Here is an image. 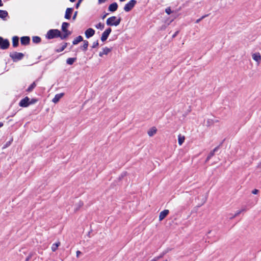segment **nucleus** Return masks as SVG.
I'll return each mask as SVG.
<instances>
[{
	"mask_svg": "<svg viewBox=\"0 0 261 261\" xmlns=\"http://www.w3.org/2000/svg\"><path fill=\"white\" fill-rule=\"evenodd\" d=\"M121 21V18L120 17L117 18L116 16H111L108 18L107 20L106 23L109 26H117Z\"/></svg>",
	"mask_w": 261,
	"mask_h": 261,
	"instance_id": "obj_1",
	"label": "nucleus"
},
{
	"mask_svg": "<svg viewBox=\"0 0 261 261\" xmlns=\"http://www.w3.org/2000/svg\"><path fill=\"white\" fill-rule=\"evenodd\" d=\"M76 58H68L66 60V63L68 65H72L74 62L76 60Z\"/></svg>",
	"mask_w": 261,
	"mask_h": 261,
	"instance_id": "obj_25",
	"label": "nucleus"
},
{
	"mask_svg": "<svg viewBox=\"0 0 261 261\" xmlns=\"http://www.w3.org/2000/svg\"><path fill=\"white\" fill-rule=\"evenodd\" d=\"M24 55L23 53H18V52H14L12 53H10V57L12 59L13 62H17L19 60H21L23 59Z\"/></svg>",
	"mask_w": 261,
	"mask_h": 261,
	"instance_id": "obj_3",
	"label": "nucleus"
},
{
	"mask_svg": "<svg viewBox=\"0 0 261 261\" xmlns=\"http://www.w3.org/2000/svg\"><path fill=\"white\" fill-rule=\"evenodd\" d=\"M222 144V143H221L219 145L216 147L213 150H212L210 152V153L208 154V155H207V156L205 162H208L212 158V157L214 155L215 153L219 150V149L220 148V147Z\"/></svg>",
	"mask_w": 261,
	"mask_h": 261,
	"instance_id": "obj_6",
	"label": "nucleus"
},
{
	"mask_svg": "<svg viewBox=\"0 0 261 261\" xmlns=\"http://www.w3.org/2000/svg\"><path fill=\"white\" fill-rule=\"evenodd\" d=\"M246 208H243L242 209H241V210L240 211H238L234 215H233V217H236L237 216H238L239 215H240L241 213H242L243 212H245L246 211Z\"/></svg>",
	"mask_w": 261,
	"mask_h": 261,
	"instance_id": "obj_32",
	"label": "nucleus"
},
{
	"mask_svg": "<svg viewBox=\"0 0 261 261\" xmlns=\"http://www.w3.org/2000/svg\"><path fill=\"white\" fill-rule=\"evenodd\" d=\"M108 15V13H106L105 14H104L102 16V19H104L106 16L107 15Z\"/></svg>",
	"mask_w": 261,
	"mask_h": 261,
	"instance_id": "obj_47",
	"label": "nucleus"
},
{
	"mask_svg": "<svg viewBox=\"0 0 261 261\" xmlns=\"http://www.w3.org/2000/svg\"><path fill=\"white\" fill-rule=\"evenodd\" d=\"M19 44V37L15 36L12 38V45L14 47H16Z\"/></svg>",
	"mask_w": 261,
	"mask_h": 261,
	"instance_id": "obj_17",
	"label": "nucleus"
},
{
	"mask_svg": "<svg viewBox=\"0 0 261 261\" xmlns=\"http://www.w3.org/2000/svg\"><path fill=\"white\" fill-rule=\"evenodd\" d=\"M29 100L30 98L27 96L22 99L19 103V106L24 108L28 107L29 106Z\"/></svg>",
	"mask_w": 261,
	"mask_h": 261,
	"instance_id": "obj_7",
	"label": "nucleus"
},
{
	"mask_svg": "<svg viewBox=\"0 0 261 261\" xmlns=\"http://www.w3.org/2000/svg\"><path fill=\"white\" fill-rule=\"evenodd\" d=\"M63 32V34H62L60 32V36H59V38H60V39L61 40L65 39L69 36H70L71 34V33H72L70 31H64V32Z\"/></svg>",
	"mask_w": 261,
	"mask_h": 261,
	"instance_id": "obj_14",
	"label": "nucleus"
},
{
	"mask_svg": "<svg viewBox=\"0 0 261 261\" xmlns=\"http://www.w3.org/2000/svg\"><path fill=\"white\" fill-rule=\"evenodd\" d=\"M60 36V31L58 29L49 30L46 33L45 37L48 39L59 37Z\"/></svg>",
	"mask_w": 261,
	"mask_h": 261,
	"instance_id": "obj_2",
	"label": "nucleus"
},
{
	"mask_svg": "<svg viewBox=\"0 0 261 261\" xmlns=\"http://www.w3.org/2000/svg\"><path fill=\"white\" fill-rule=\"evenodd\" d=\"M156 131L157 129L156 127H152L148 131L147 133L149 136L152 137L156 133Z\"/></svg>",
	"mask_w": 261,
	"mask_h": 261,
	"instance_id": "obj_21",
	"label": "nucleus"
},
{
	"mask_svg": "<svg viewBox=\"0 0 261 261\" xmlns=\"http://www.w3.org/2000/svg\"><path fill=\"white\" fill-rule=\"evenodd\" d=\"M107 0H98L99 4L104 3L106 2Z\"/></svg>",
	"mask_w": 261,
	"mask_h": 261,
	"instance_id": "obj_46",
	"label": "nucleus"
},
{
	"mask_svg": "<svg viewBox=\"0 0 261 261\" xmlns=\"http://www.w3.org/2000/svg\"><path fill=\"white\" fill-rule=\"evenodd\" d=\"M32 41L34 43H39L41 42V39L39 36H33L32 37Z\"/></svg>",
	"mask_w": 261,
	"mask_h": 261,
	"instance_id": "obj_27",
	"label": "nucleus"
},
{
	"mask_svg": "<svg viewBox=\"0 0 261 261\" xmlns=\"http://www.w3.org/2000/svg\"><path fill=\"white\" fill-rule=\"evenodd\" d=\"M136 4L137 1L136 0H130L125 5L123 9L126 12H129L133 9Z\"/></svg>",
	"mask_w": 261,
	"mask_h": 261,
	"instance_id": "obj_4",
	"label": "nucleus"
},
{
	"mask_svg": "<svg viewBox=\"0 0 261 261\" xmlns=\"http://www.w3.org/2000/svg\"><path fill=\"white\" fill-rule=\"evenodd\" d=\"M73 11V8H68L66 10L64 17L66 19H70L71 17V15Z\"/></svg>",
	"mask_w": 261,
	"mask_h": 261,
	"instance_id": "obj_8",
	"label": "nucleus"
},
{
	"mask_svg": "<svg viewBox=\"0 0 261 261\" xmlns=\"http://www.w3.org/2000/svg\"><path fill=\"white\" fill-rule=\"evenodd\" d=\"M126 172H123L121 174V176L119 177V178L121 179L123 178L124 176L126 175Z\"/></svg>",
	"mask_w": 261,
	"mask_h": 261,
	"instance_id": "obj_44",
	"label": "nucleus"
},
{
	"mask_svg": "<svg viewBox=\"0 0 261 261\" xmlns=\"http://www.w3.org/2000/svg\"><path fill=\"white\" fill-rule=\"evenodd\" d=\"M34 255L33 252H30L28 256L25 258V261H29V260L32 257V256Z\"/></svg>",
	"mask_w": 261,
	"mask_h": 261,
	"instance_id": "obj_34",
	"label": "nucleus"
},
{
	"mask_svg": "<svg viewBox=\"0 0 261 261\" xmlns=\"http://www.w3.org/2000/svg\"><path fill=\"white\" fill-rule=\"evenodd\" d=\"M235 217H233V215H232L230 217V219H232L233 218H234Z\"/></svg>",
	"mask_w": 261,
	"mask_h": 261,
	"instance_id": "obj_50",
	"label": "nucleus"
},
{
	"mask_svg": "<svg viewBox=\"0 0 261 261\" xmlns=\"http://www.w3.org/2000/svg\"><path fill=\"white\" fill-rule=\"evenodd\" d=\"M118 6L117 3L114 2L110 4L108 7V10L110 12H115L118 9Z\"/></svg>",
	"mask_w": 261,
	"mask_h": 261,
	"instance_id": "obj_12",
	"label": "nucleus"
},
{
	"mask_svg": "<svg viewBox=\"0 0 261 261\" xmlns=\"http://www.w3.org/2000/svg\"><path fill=\"white\" fill-rule=\"evenodd\" d=\"M83 0H79L77 3L75 5V8L77 9Z\"/></svg>",
	"mask_w": 261,
	"mask_h": 261,
	"instance_id": "obj_40",
	"label": "nucleus"
},
{
	"mask_svg": "<svg viewBox=\"0 0 261 261\" xmlns=\"http://www.w3.org/2000/svg\"><path fill=\"white\" fill-rule=\"evenodd\" d=\"M179 31H176L174 34L172 35V37L173 38H175L179 33Z\"/></svg>",
	"mask_w": 261,
	"mask_h": 261,
	"instance_id": "obj_42",
	"label": "nucleus"
},
{
	"mask_svg": "<svg viewBox=\"0 0 261 261\" xmlns=\"http://www.w3.org/2000/svg\"><path fill=\"white\" fill-rule=\"evenodd\" d=\"M77 14V11H75L73 14V16H72V19L74 20L76 19V16Z\"/></svg>",
	"mask_w": 261,
	"mask_h": 261,
	"instance_id": "obj_41",
	"label": "nucleus"
},
{
	"mask_svg": "<svg viewBox=\"0 0 261 261\" xmlns=\"http://www.w3.org/2000/svg\"><path fill=\"white\" fill-rule=\"evenodd\" d=\"M69 23L66 22H64L62 24L61 30L62 32L69 31L67 28L69 26Z\"/></svg>",
	"mask_w": 261,
	"mask_h": 261,
	"instance_id": "obj_22",
	"label": "nucleus"
},
{
	"mask_svg": "<svg viewBox=\"0 0 261 261\" xmlns=\"http://www.w3.org/2000/svg\"><path fill=\"white\" fill-rule=\"evenodd\" d=\"M104 32H105L107 34H110L112 32V29L111 28H107Z\"/></svg>",
	"mask_w": 261,
	"mask_h": 261,
	"instance_id": "obj_39",
	"label": "nucleus"
},
{
	"mask_svg": "<svg viewBox=\"0 0 261 261\" xmlns=\"http://www.w3.org/2000/svg\"><path fill=\"white\" fill-rule=\"evenodd\" d=\"M215 121V123H216V122H219V120H214Z\"/></svg>",
	"mask_w": 261,
	"mask_h": 261,
	"instance_id": "obj_52",
	"label": "nucleus"
},
{
	"mask_svg": "<svg viewBox=\"0 0 261 261\" xmlns=\"http://www.w3.org/2000/svg\"><path fill=\"white\" fill-rule=\"evenodd\" d=\"M95 31L92 28L88 29L85 32L86 37L89 38L92 37L95 34Z\"/></svg>",
	"mask_w": 261,
	"mask_h": 261,
	"instance_id": "obj_9",
	"label": "nucleus"
},
{
	"mask_svg": "<svg viewBox=\"0 0 261 261\" xmlns=\"http://www.w3.org/2000/svg\"><path fill=\"white\" fill-rule=\"evenodd\" d=\"M185 138L184 136H181L180 135H179L178 136V142L179 145H182L185 141Z\"/></svg>",
	"mask_w": 261,
	"mask_h": 261,
	"instance_id": "obj_28",
	"label": "nucleus"
},
{
	"mask_svg": "<svg viewBox=\"0 0 261 261\" xmlns=\"http://www.w3.org/2000/svg\"><path fill=\"white\" fill-rule=\"evenodd\" d=\"M10 42L8 39H4L0 36V48L1 49H6L9 48Z\"/></svg>",
	"mask_w": 261,
	"mask_h": 261,
	"instance_id": "obj_5",
	"label": "nucleus"
},
{
	"mask_svg": "<svg viewBox=\"0 0 261 261\" xmlns=\"http://www.w3.org/2000/svg\"><path fill=\"white\" fill-rule=\"evenodd\" d=\"M8 16V13L6 10H0V18L6 20V18Z\"/></svg>",
	"mask_w": 261,
	"mask_h": 261,
	"instance_id": "obj_16",
	"label": "nucleus"
},
{
	"mask_svg": "<svg viewBox=\"0 0 261 261\" xmlns=\"http://www.w3.org/2000/svg\"><path fill=\"white\" fill-rule=\"evenodd\" d=\"M36 87V84L35 82H34L26 90V91L28 92H32L33 89Z\"/></svg>",
	"mask_w": 261,
	"mask_h": 261,
	"instance_id": "obj_23",
	"label": "nucleus"
},
{
	"mask_svg": "<svg viewBox=\"0 0 261 261\" xmlns=\"http://www.w3.org/2000/svg\"><path fill=\"white\" fill-rule=\"evenodd\" d=\"M207 16H208V15H205L202 16L201 18L196 20V23H199L201 20H202L203 18H204L205 17H206Z\"/></svg>",
	"mask_w": 261,
	"mask_h": 261,
	"instance_id": "obj_37",
	"label": "nucleus"
},
{
	"mask_svg": "<svg viewBox=\"0 0 261 261\" xmlns=\"http://www.w3.org/2000/svg\"><path fill=\"white\" fill-rule=\"evenodd\" d=\"M252 58L256 62L259 63L261 60V56L259 53H256L252 55Z\"/></svg>",
	"mask_w": 261,
	"mask_h": 261,
	"instance_id": "obj_19",
	"label": "nucleus"
},
{
	"mask_svg": "<svg viewBox=\"0 0 261 261\" xmlns=\"http://www.w3.org/2000/svg\"><path fill=\"white\" fill-rule=\"evenodd\" d=\"M169 211L168 210H164L160 213L159 220L161 221L163 220L169 214Z\"/></svg>",
	"mask_w": 261,
	"mask_h": 261,
	"instance_id": "obj_13",
	"label": "nucleus"
},
{
	"mask_svg": "<svg viewBox=\"0 0 261 261\" xmlns=\"http://www.w3.org/2000/svg\"><path fill=\"white\" fill-rule=\"evenodd\" d=\"M71 2L73 3L75 1V0H69Z\"/></svg>",
	"mask_w": 261,
	"mask_h": 261,
	"instance_id": "obj_51",
	"label": "nucleus"
},
{
	"mask_svg": "<svg viewBox=\"0 0 261 261\" xmlns=\"http://www.w3.org/2000/svg\"><path fill=\"white\" fill-rule=\"evenodd\" d=\"M81 253H82V252H81L80 251L77 250V251H76V257H79L80 254H81Z\"/></svg>",
	"mask_w": 261,
	"mask_h": 261,
	"instance_id": "obj_45",
	"label": "nucleus"
},
{
	"mask_svg": "<svg viewBox=\"0 0 261 261\" xmlns=\"http://www.w3.org/2000/svg\"><path fill=\"white\" fill-rule=\"evenodd\" d=\"M60 242L56 243L53 244L52 246H51V250H52V251H53V252L56 251L57 250L58 247L60 245Z\"/></svg>",
	"mask_w": 261,
	"mask_h": 261,
	"instance_id": "obj_29",
	"label": "nucleus"
},
{
	"mask_svg": "<svg viewBox=\"0 0 261 261\" xmlns=\"http://www.w3.org/2000/svg\"><path fill=\"white\" fill-rule=\"evenodd\" d=\"M95 27L97 29L102 30L105 28V24L103 23H102L101 22H99L95 25Z\"/></svg>",
	"mask_w": 261,
	"mask_h": 261,
	"instance_id": "obj_31",
	"label": "nucleus"
},
{
	"mask_svg": "<svg viewBox=\"0 0 261 261\" xmlns=\"http://www.w3.org/2000/svg\"><path fill=\"white\" fill-rule=\"evenodd\" d=\"M98 45H99L98 41L97 40L96 41L94 42L93 43L92 48H96V47H97L98 46Z\"/></svg>",
	"mask_w": 261,
	"mask_h": 261,
	"instance_id": "obj_35",
	"label": "nucleus"
},
{
	"mask_svg": "<svg viewBox=\"0 0 261 261\" xmlns=\"http://www.w3.org/2000/svg\"><path fill=\"white\" fill-rule=\"evenodd\" d=\"M3 6V3H2V0H0V7H2Z\"/></svg>",
	"mask_w": 261,
	"mask_h": 261,
	"instance_id": "obj_48",
	"label": "nucleus"
},
{
	"mask_svg": "<svg viewBox=\"0 0 261 261\" xmlns=\"http://www.w3.org/2000/svg\"><path fill=\"white\" fill-rule=\"evenodd\" d=\"M3 126V123L1 122H0V127H2Z\"/></svg>",
	"mask_w": 261,
	"mask_h": 261,
	"instance_id": "obj_49",
	"label": "nucleus"
},
{
	"mask_svg": "<svg viewBox=\"0 0 261 261\" xmlns=\"http://www.w3.org/2000/svg\"><path fill=\"white\" fill-rule=\"evenodd\" d=\"M83 45L80 46V49L84 51H86L88 49L89 42L87 40H83Z\"/></svg>",
	"mask_w": 261,
	"mask_h": 261,
	"instance_id": "obj_18",
	"label": "nucleus"
},
{
	"mask_svg": "<svg viewBox=\"0 0 261 261\" xmlns=\"http://www.w3.org/2000/svg\"><path fill=\"white\" fill-rule=\"evenodd\" d=\"M67 45H68V43H67V42L64 43L62 45L61 47H60V48H58V49H56L55 50V51L57 53H60V52L63 51L66 48V47L67 46Z\"/></svg>",
	"mask_w": 261,
	"mask_h": 261,
	"instance_id": "obj_24",
	"label": "nucleus"
},
{
	"mask_svg": "<svg viewBox=\"0 0 261 261\" xmlns=\"http://www.w3.org/2000/svg\"><path fill=\"white\" fill-rule=\"evenodd\" d=\"M112 48H108L107 47H105L102 49V51L99 52V56L102 57L104 55H108L109 53H110L112 51Z\"/></svg>",
	"mask_w": 261,
	"mask_h": 261,
	"instance_id": "obj_11",
	"label": "nucleus"
},
{
	"mask_svg": "<svg viewBox=\"0 0 261 261\" xmlns=\"http://www.w3.org/2000/svg\"><path fill=\"white\" fill-rule=\"evenodd\" d=\"M215 123V121L213 119H208L207 120H206V125L207 126V127H209L212 125H213Z\"/></svg>",
	"mask_w": 261,
	"mask_h": 261,
	"instance_id": "obj_30",
	"label": "nucleus"
},
{
	"mask_svg": "<svg viewBox=\"0 0 261 261\" xmlns=\"http://www.w3.org/2000/svg\"><path fill=\"white\" fill-rule=\"evenodd\" d=\"M83 202L82 201H80L78 203V207L76 208L75 211H77L79 208L82 207L83 205Z\"/></svg>",
	"mask_w": 261,
	"mask_h": 261,
	"instance_id": "obj_38",
	"label": "nucleus"
},
{
	"mask_svg": "<svg viewBox=\"0 0 261 261\" xmlns=\"http://www.w3.org/2000/svg\"><path fill=\"white\" fill-rule=\"evenodd\" d=\"M20 42L23 45H27L30 44V38L29 36H23L20 38Z\"/></svg>",
	"mask_w": 261,
	"mask_h": 261,
	"instance_id": "obj_10",
	"label": "nucleus"
},
{
	"mask_svg": "<svg viewBox=\"0 0 261 261\" xmlns=\"http://www.w3.org/2000/svg\"><path fill=\"white\" fill-rule=\"evenodd\" d=\"M259 191L257 189H254L252 191V193L253 194H257L258 193Z\"/></svg>",
	"mask_w": 261,
	"mask_h": 261,
	"instance_id": "obj_43",
	"label": "nucleus"
},
{
	"mask_svg": "<svg viewBox=\"0 0 261 261\" xmlns=\"http://www.w3.org/2000/svg\"><path fill=\"white\" fill-rule=\"evenodd\" d=\"M83 41V38L82 36H79L76 37L72 41L73 45L77 44L79 42Z\"/></svg>",
	"mask_w": 261,
	"mask_h": 261,
	"instance_id": "obj_20",
	"label": "nucleus"
},
{
	"mask_svg": "<svg viewBox=\"0 0 261 261\" xmlns=\"http://www.w3.org/2000/svg\"><path fill=\"white\" fill-rule=\"evenodd\" d=\"M165 12L168 14L170 15L172 13V11L170 7H168L165 9Z\"/></svg>",
	"mask_w": 261,
	"mask_h": 261,
	"instance_id": "obj_36",
	"label": "nucleus"
},
{
	"mask_svg": "<svg viewBox=\"0 0 261 261\" xmlns=\"http://www.w3.org/2000/svg\"><path fill=\"white\" fill-rule=\"evenodd\" d=\"M38 101L37 98H32L29 100V105L36 103Z\"/></svg>",
	"mask_w": 261,
	"mask_h": 261,
	"instance_id": "obj_33",
	"label": "nucleus"
},
{
	"mask_svg": "<svg viewBox=\"0 0 261 261\" xmlns=\"http://www.w3.org/2000/svg\"><path fill=\"white\" fill-rule=\"evenodd\" d=\"M110 34H107L105 32H103L101 35V40L102 41V42H105V41L107 40V39H108L109 36Z\"/></svg>",
	"mask_w": 261,
	"mask_h": 261,
	"instance_id": "obj_26",
	"label": "nucleus"
},
{
	"mask_svg": "<svg viewBox=\"0 0 261 261\" xmlns=\"http://www.w3.org/2000/svg\"><path fill=\"white\" fill-rule=\"evenodd\" d=\"M64 95V94L63 93L56 94L54 98L53 99L52 101L54 103H56L60 100V99Z\"/></svg>",
	"mask_w": 261,
	"mask_h": 261,
	"instance_id": "obj_15",
	"label": "nucleus"
}]
</instances>
